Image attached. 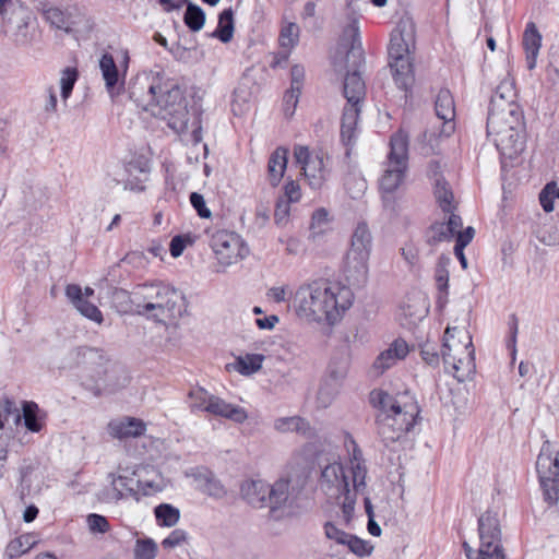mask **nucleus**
I'll return each instance as SVG.
<instances>
[{
  "instance_id": "nucleus-53",
  "label": "nucleus",
  "mask_w": 559,
  "mask_h": 559,
  "mask_svg": "<svg viewBox=\"0 0 559 559\" xmlns=\"http://www.w3.org/2000/svg\"><path fill=\"white\" fill-rule=\"evenodd\" d=\"M343 377H344V371L341 370L340 372H337V374H335V383L333 385L324 383L320 388L319 393H318V400L323 406H326L328 404H330L332 399L337 395L340 383H341V380L343 379Z\"/></svg>"
},
{
  "instance_id": "nucleus-34",
  "label": "nucleus",
  "mask_w": 559,
  "mask_h": 559,
  "mask_svg": "<svg viewBox=\"0 0 559 559\" xmlns=\"http://www.w3.org/2000/svg\"><path fill=\"white\" fill-rule=\"evenodd\" d=\"M352 525V521L349 523L344 522V513L337 520L326 521L323 525V533L325 538L329 540L331 545L334 546H345V542L349 538L350 533L346 532V528H349Z\"/></svg>"
},
{
  "instance_id": "nucleus-61",
  "label": "nucleus",
  "mask_w": 559,
  "mask_h": 559,
  "mask_svg": "<svg viewBox=\"0 0 559 559\" xmlns=\"http://www.w3.org/2000/svg\"><path fill=\"white\" fill-rule=\"evenodd\" d=\"M290 214V202L284 198H278L275 204L274 219L276 224H285Z\"/></svg>"
},
{
  "instance_id": "nucleus-50",
  "label": "nucleus",
  "mask_w": 559,
  "mask_h": 559,
  "mask_svg": "<svg viewBox=\"0 0 559 559\" xmlns=\"http://www.w3.org/2000/svg\"><path fill=\"white\" fill-rule=\"evenodd\" d=\"M345 548L358 557H368L373 551V545L368 540L361 539L353 534L345 542Z\"/></svg>"
},
{
  "instance_id": "nucleus-45",
  "label": "nucleus",
  "mask_w": 559,
  "mask_h": 559,
  "mask_svg": "<svg viewBox=\"0 0 559 559\" xmlns=\"http://www.w3.org/2000/svg\"><path fill=\"white\" fill-rule=\"evenodd\" d=\"M158 554V545L150 537L138 538L133 547V559H155Z\"/></svg>"
},
{
  "instance_id": "nucleus-25",
  "label": "nucleus",
  "mask_w": 559,
  "mask_h": 559,
  "mask_svg": "<svg viewBox=\"0 0 559 559\" xmlns=\"http://www.w3.org/2000/svg\"><path fill=\"white\" fill-rule=\"evenodd\" d=\"M436 114L438 118L444 121L441 133L450 136L455 129V105L452 94L449 90H441L436 98Z\"/></svg>"
},
{
  "instance_id": "nucleus-16",
  "label": "nucleus",
  "mask_w": 559,
  "mask_h": 559,
  "mask_svg": "<svg viewBox=\"0 0 559 559\" xmlns=\"http://www.w3.org/2000/svg\"><path fill=\"white\" fill-rule=\"evenodd\" d=\"M130 57L127 49L119 52L118 62L112 55L104 53L99 59V69L107 91L114 95L119 93L124 85Z\"/></svg>"
},
{
  "instance_id": "nucleus-48",
  "label": "nucleus",
  "mask_w": 559,
  "mask_h": 559,
  "mask_svg": "<svg viewBox=\"0 0 559 559\" xmlns=\"http://www.w3.org/2000/svg\"><path fill=\"white\" fill-rule=\"evenodd\" d=\"M189 397L191 400V408L193 411H202L209 413L210 404H212L214 395L202 388H198L190 392Z\"/></svg>"
},
{
  "instance_id": "nucleus-51",
  "label": "nucleus",
  "mask_w": 559,
  "mask_h": 559,
  "mask_svg": "<svg viewBox=\"0 0 559 559\" xmlns=\"http://www.w3.org/2000/svg\"><path fill=\"white\" fill-rule=\"evenodd\" d=\"M250 96L251 93L246 84L241 83L237 86V88L234 91L231 105L235 115H242L246 111Z\"/></svg>"
},
{
  "instance_id": "nucleus-15",
  "label": "nucleus",
  "mask_w": 559,
  "mask_h": 559,
  "mask_svg": "<svg viewBox=\"0 0 559 559\" xmlns=\"http://www.w3.org/2000/svg\"><path fill=\"white\" fill-rule=\"evenodd\" d=\"M296 163L302 170L307 185L312 190H320L329 176V157L321 150H309L307 146L298 145L294 148Z\"/></svg>"
},
{
  "instance_id": "nucleus-56",
  "label": "nucleus",
  "mask_w": 559,
  "mask_h": 559,
  "mask_svg": "<svg viewBox=\"0 0 559 559\" xmlns=\"http://www.w3.org/2000/svg\"><path fill=\"white\" fill-rule=\"evenodd\" d=\"M86 523L91 533L105 534L110 530L108 520L100 514L92 513L87 515Z\"/></svg>"
},
{
  "instance_id": "nucleus-42",
  "label": "nucleus",
  "mask_w": 559,
  "mask_h": 559,
  "mask_svg": "<svg viewBox=\"0 0 559 559\" xmlns=\"http://www.w3.org/2000/svg\"><path fill=\"white\" fill-rule=\"evenodd\" d=\"M154 514L158 526L173 527L179 519L180 512L177 508L168 503H162L154 509Z\"/></svg>"
},
{
  "instance_id": "nucleus-37",
  "label": "nucleus",
  "mask_w": 559,
  "mask_h": 559,
  "mask_svg": "<svg viewBox=\"0 0 559 559\" xmlns=\"http://www.w3.org/2000/svg\"><path fill=\"white\" fill-rule=\"evenodd\" d=\"M401 311L408 324H416L428 314L427 299L421 295L415 296L401 308Z\"/></svg>"
},
{
  "instance_id": "nucleus-6",
  "label": "nucleus",
  "mask_w": 559,
  "mask_h": 559,
  "mask_svg": "<svg viewBox=\"0 0 559 559\" xmlns=\"http://www.w3.org/2000/svg\"><path fill=\"white\" fill-rule=\"evenodd\" d=\"M487 133L504 158L513 159L525 148V121L519 104L497 106L490 110Z\"/></svg>"
},
{
  "instance_id": "nucleus-43",
  "label": "nucleus",
  "mask_w": 559,
  "mask_h": 559,
  "mask_svg": "<svg viewBox=\"0 0 559 559\" xmlns=\"http://www.w3.org/2000/svg\"><path fill=\"white\" fill-rule=\"evenodd\" d=\"M234 35V13L231 9H226L219 14L218 25L214 36L223 43L231 40Z\"/></svg>"
},
{
  "instance_id": "nucleus-10",
  "label": "nucleus",
  "mask_w": 559,
  "mask_h": 559,
  "mask_svg": "<svg viewBox=\"0 0 559 559\" xmlns=\"http://www.w3.org/2000/svg\"><path fill=\"white\" fill-rule=\"evenodd\" d=\"M74 354L78 358H83L86 372L98 390L115 392L128 384L129 378L122 368L105 359L97 350L79 348Z\"/></svg>"
},
{
  "instance_id": "nucleus-29",
  "label": "nucleus",
  "mask_w": 559,
  "mask_h": 559,
  "mask_svg": "<svg viewBox=\"0 0 559 559\" xmlns=\"http://www.w3.org/2000/svg\"><path fill=\"white\" fill-rule=\"evenodd\" d=\"M209 413L237 424H242L248 419V413L243 407L228 403L216 395H214L212 404H210Z\"/></svg>"
},
{
  "instance_id": "nucleus-41",
  "label": "nucleus",
  "mask_w": 559,
  "mask_h": 559,
  "mask_svg": "<svg viewBox=\"0 0 559 559\" xmlns=\"http://www.w3.org/2000/svg\"><path fill=\"white\" fill-rule=\"evenodd\" d=\"M289 497V481L285 478L277 479L272 486L269 485V507L277 509L282 507Z\"/></svg>"
},
{
  "instance_id": "nucleus-40",
  "label": "nucleus",
  "mask_w": 559,
  "mask_h": 559,
  "mask_svg": "<svg viewBox=\"0 0 559 559\" xmlns=\"http://www.w3.org/2000/svg\"><path fill=\"white\" fill-rule=\"evenodd\" d=\"M23 419L25 427L32 432H39L45 421V413L34 402L23 404Z\"/></svg>"
},
{
  "instance_id": "nucleus-24",
  "label": "nucleus",
  "mask_w": 559,
  "mask_h": 559,
  "mask_svg": "<svg viewBox=\"0 0 559 559\" xmlns=\"http://www.w3.org/2000/svg\"><path fill=\"white\" fill-rule=\"evenodd\" d=\"M462 219L459 215L451 214L447 223H435L427 231V241L436 246L443 241H450L454 236L457 238V231L461 230Z\"/></svg>"
},
{
  "instance_id": "nucleus-17",
  "label": "nucleus",
  "mask_w": 559,
  "mask_h": 559,
  "mask_svg": "<svg viewBox=\"0 0 559 559\" xmlns=\"http://www.w3.org/2000/svg\"><path fill=\"white\" fill-rule=\"evenodd\" d=\"M107 480L108 486L103 491V501L117 503L128 496L136 498L135 476L132 475V471L119 467L117 472L108 474Z\"/></svg>"
},
{
  "instance_id": "nucleus-64",
  "label": "nucleus",
  "mask_w": 559,
  "mask_h": 559,
  "mask_svg": "<svg viewBox=\"0 0 559 559\" xmlns=\"http://www.w3.org/2000/svg\"><path fill=\"white\" fill-rule=\"evenodd\" d=\"M190 202L192 206L198 212L199 216L202 218H210L211 217V211L206 206L204 197L198 192H192L190 194Z\"/></svg>"
},
{
  "instance_id": "nucleus-19",
  "label": "nucleus",
  "mask_w": 559,
  "mask_h": 559,
  "mask_svg": "<svg viewBox=\"0 0 559 559\" xmlns=\"http://www.w3.org/2000/svg\"><path fill=\"white\" fill-rule=\"evenodd\" d=\"M411 352L408 343L403 338H395L388 348L380 352L376 357L371 373L376 377L382 376L386 370L404 360Z\"/></svg>"
},
{
  "instance_id": "nucleus-21",
  "label": "nucleus",
  "mask_w": 559,
  "mask_h": 559,
  "mask_svg": "<svg viewBox=\"0 0 559 559\" xmlns=\"http://www.w3.org/2000/svg\"><path fill=\"white\" fill-rule=\"evenodd\" d=\"M132 475L135 476L136 500L139 496H153L166 487L164 477L154 467H140L132 471Z\"/></svg>"
},
{
  "instance_id": "nucleus-36",
  "label": "nucleus",
  "mask_w": 559,
  "mask_h": 559,
  "mask_svg": "<svg viewBox=\"0 0 559 559\" xmlns=\"http://www.w3.org/2000/svg\"><path fill=\"white\" fill-rule=\"evenodd\" d=\"M39 543V538L34 533H25L22 534L12 540L5 547V556L9 559L19 558L26 552H28L32 548H34Z\"/></svg>"
},
{
  "instance_id": "nucleus-58",
  "label": "nucleus",
  "mask_w": 559,
  "mask_h": 559,
  "mask_svg": "<svg viewBox=\"0 0 559 559\" xmlns=\"http://www.w3.org/2000/svg\"><path fill=\"white\" fill-rule=\"evenodd\" d=\"M45 16L47 21L57 28L64 29L67 32L70 31L67 17L61 10L57 8H50L45 12Z\"/></svg>"
},
{
  "instance_id": "nucleus-8",
  "label": "nucleus",
  "mask_w": 559,
  "mask_h": 559,
  "mask_svg": "<svg viewBox=\"0 0 559 559\" xmlns=\"http://www.w3.org/2000/svg\"><path fill=\"white\" fill-rule=\"evenodd\" d=\"M441 355L445 371L457 381L463 382L474 372V347L465 320L462 324L447 326Z\"/></svg>"
},
{
  "instance_id": "nucleus-44",
  "label": "nucleus",
  "mask_w": 559,
  "mask_h": 559,
  "mask_svg": "<svg viewBox=\"0 0 559 559\" xmlns=\"http://www.w3.org/2000/svg\"><path fill=\"white\" fill-rule=\"evenodd\" d=\"M79 72L75 68L67 67L60 72L59 87L61 100L66 104L71 96L75 82L78 81Z\"/></svg>"
},
{
  "instance_id": "nucleus-38",
  "label": "nucleus",
  "mask_w": 559,
  "mask_h": 559,
  "mask_svg": "<svg viewBox=\"0 0 559 559\" xmlns=\"http://www.w3.org/2000/svg\"><path fill=\"white\" fill-rule=\"evenodd\" d=\"M264 360L265 356L262 354L246 353L236 358L233 367L242 376H251L261 370Z\"/></svg>"
},
{
  "instance_id": "nucleus-46",
  "label": "nucleus",
  "mask_w": 559,
  "mask_h": 559,
  "mask_svg": "<svg viewBox=\"0 0 559 559\" xmlns=\"http://www.w3.org/2000/svg\"><path fill=\"white\" fill-rule=\"evenodd\" d=\"M475 229L468 226L463 231H457L456 245L454 247V254L460 260L463 269L467 267V260L464 254V248L473 240Z\"/></svg>"
},
{
  "instance_id": "nucleus-28",
  "label": "nucleus",
  "mask_w": 559,
  "mask_h": 559,
  "mask_svg": "<svg viewBox=\"0 0 559 559\" xmlns=\"http://www.w3.org/2000/svg\"><path fill=\"white\" fill-rule=\"evenodd\" d=\"M430 168L435 176L433 193L437 203L444 213L454 214L453 211L456 209L454 195L449 183L438 175L439 164H431Z\"/></svg>"
},
{
  "instance_id": "nucleus-11",
  "label": "nucleus",
  "mask_w": 559,
  "mask_h": 559,
  "mask_svg": "<svg viewBox=\"0 0 559 559\" xmlns=\"http://www.w3.org/2000/svg\"><path fill=\"white\" fill-rule=\"evenodd\" d=\"M479 548L474 550L467 543L463 548L467 559H506L501 544V526L498 511L487 510L478 520Z\"/></svg>"
},
{
  "instance_id": "nucleus-30",
  "label": "nucleus",
  "mask_w": 559,
  "mask_h": 559,
  "mask_svg": "<svg viewBox=\"0 0 559 559\" xmlns=\"http://www.w3.org/2000/svg\"><path fill=\"white\" fill-rule=\"evenodd\" d=\"M273 426L280 433L296 432L307 439L316 436L314 429L299 416L280 417L274 420Z\"/></svg>"
},
{
  "instance_id": "nucleus-2",
  "label": "nucleus",
  "mask_w": 559,
  "mask_h": 559,
  "mask_svg": "<svg viewBox=\"0 0 559 559\" xmlns=\"http://www.w3.org/2000/svg\"><path fill=\"white\" fill-rule=\"evenodd\" d=\"M141 105L145 111L167 121L177 133L187 132L191 123V141L194 144L202 141L200 120L190 115L183 91L176 80L160 72L152 74Z\"/></svg>"
},
{
  "instance_id": "nucleus-33",
  "label": "nucleus",
  "mask_w": 559,
  "mask_h": 559,
  "mask_svg": "<svg viewBox=\"0 0 559 559\" xmlns=\"http://www.w3.org/2000/svg\"><path fill=\"white\" fill-rule=\"evenodd\" d=\"M360 114V104H353L347 102L344 107L342 123H341V138L345 145H350L355 139L356 126Z\"/></svg>"
},
{
  "instance_id": "nucleus-26",
  "label": "nucleus",
  "mask_w": 559,
  "mask_h": 559,
  "mask_svg": "<svg viewBox=\"0 0 559 559\" xmlns=\"http://www.w3.org/2000/svg\"><path fill=\"white\" fill-rule=\"evenodd\" d=\"M145 424L138 418L123 417L108 424V432L117 439L136 438L145 432Z\"/></svg>"
},
{
  "instance_id": "nucleus-39",
  "label": "nucleus",
  "mask_w": 559,
  "mask_h": 559,
  "mask_svg": "<svg viewBox=\"0 0 559 559\" xmlns=\"http://www.w3.org/2000/svg\"><path fill=\"white\" fill-rule=\"evenodd\" d=\"M516 90L515 83L511 78H506L500 82L497 86L496 93L491 98V107L490 110H496L497 106H504L516 104Z\"/></svg>"
},
{
  "instance_id": "nucleus-5",
  "label": "nucleus",
  "mask_w": 559,
  "mask_h": 559,
  "mask_svg": "<svg viewBox=\"0 0 559 559\" xmlns=\"http://www.w3.org/2000/svg\"><path fill=\"white\" fill-rule=\"evenodd\" d=\"M364 61L359 40V26L352 21L344 29L343 36L332 56V64L336 72H346L344 80V96L347 102L360 104L366 95L365 82L359 73Z\"/></svg>"
},
{
  "instance_id": "nucleus-55",
  "label": "nucleus",
  "mask_w": 559,
  "mask_h": 559,
  "mask_svg": "<svg viewBox=\"0 0 559 559\" xmlns=\"http://www.w3.org/2000/svg\"><path fill=\"white\" fill-rule=\"evenodd\" d=\"M193 243H194V237L191 236L190 234L175 236L171 239L170 246H169L170 254L174 258H178L182 254L183 250L188 246H192Z\"/></svg>"
},
{
  "instance_id": "nucleus-14",
  "label": "nucleus",
  "mask_w": 559,
  "mask_h": 559,
  "mask_svg": "<svg viewBox=\"0 0 559 559\" xmlns=\"http://www.w3.org/2000/svg\"><path fill=\"white\" fill-rule=\"evenodd\" d=\"M535 468L544 501L556 506L559 501V448L546 440L537 455Z\"/></svg>"
},
{
  "instance_id": "nucleus-32",
  "label": "nucleus",
  "mask_w": 559,
  "mask_h": 559,
  "mask_svg": "<svg viewBox=\"0 0 559 559\" xmlns=\"http://www.w3.org/2000/svg\"><path fill=\"white\" fill-rule=\"evenodd\" d=\"M195 488L214 499H222L227 495L224 485L211 472L199 471L194 474Z\"/></svg>"
},
{
  "instance_id": "nucleus-7",
  "label": "nucleus",
  "mask_w": 559,
  "mask_h": 559,
  "mask_svg": "<svg viewBox=\"0 0 559 559\" xmlns=\"http://www.w3.org/2000/svg\"><path fill=\"white\" fill-rule=\"evenodd\" d=\"M129 299L130 311L156 322L166 323L181 312L180 294L163 283L138 285Z\"/></svg>"
},
{
  "instance_id": "nucleus-54",
  "label": "nucleus",
  "mask_w": 559,
  "mask_h": 559,
  "mask_svg": "<svg viewBox=\"0 0 559 559\" xmlns=\"http://www.w3.org/2000/svg\"><path fill=\"white\" fill-rule=\"evenodd\" d=\"M450 258L440 257L435 272V280L439 290L447 292L449 285V271Z\"/></svg>"
},
{
  "instance_id": "nucleus-63",
  "label": "nucleus",
  "mask_w": 559,
  "mask_h": 559,
  "mask_svg": "<svg viewBox=\"0 0 559 559\" xmlns=\"http://www.w3.org/2000/svg\"><path fill=\"white\" fill-rule=\"evenodd\" d=\"M305 81V69L299 64H295L290 69V88L295 92L301 93Z\"/></svg>"
},
{
  "instance_id": "nucleus-20",
  "label": "nucleus",
  "mask_w": 559,
  "mask_h": 559,
  "mask_svg": "<svg viewBox=\"0 0 559 559\" xmlns=\"http://www.w3.org/2000/svg\"><path fill=\"white\" fill-rule=\"evenodd\" d=\"M31 12L22 4L12 9V15L3 24L4 32L17 44H25L29 39Z\"/></svg>"
},
{
  "instance_id": "nucleus-1",
  "label": "nucleus",
  "mask_w": 559,
  "mask_h": 559,
  "mask_svg": "<svg viewBox=\"0 0 559 559\" xmlns=\"http://www.w3.org/2000/svg\"><path fill=\"white\" fill-rule=\"evenodd\" d=\"M354 304V293L341 282L313 280L301 284L293 305L299 318L309 322L338 323Z\"/></svg>"
},
{
  "instance_id": "nucleus-4",
  "label": "nucleus",
  "mask_w": 559,
  "mask_h": 559,
  "mask_svg": "<svg viewBox=\"0 0 559 559\" xmlns=\"http://www.w3.org/2000/svg\"><path fill=\"white\" fill-rule=\"evenodd\" d=\"M371 400L378 402L381 407L378 432L386 445L404 437L419 414L417 402L407 392L392 396L383 391H374L371 393Z\"/></svg>"
},
{
  "instance_id": "nucleus-47",
  "label": "nucleus",
  "mask_w": 559,
  "mask_h": 559,
  "mask_svg": "<svg viewBox=\"0 0 559 559\" xmlns=\"http://www.w3.org/2000/svg\"><path fill=\"white\" fill-rule=\"evenodd\" d=\"M300 28L296 23L289 22L283 25L280 34V45L292 49L299 40Z\"/></svg>"
},
{
  "instance_id": "nucleus-3",
  "label": "nucleus",
  "mask_w": 559,
  "mask_h": 559,
  "mask_svg": "<svg viewBox=\"0 0 559 559\" xmlns=\"http://www.w3.org/2000/svg\"><path fill=\"white\" fill-rule=\"evenodd\" d=\"M366 477L367 468L357 449L348 465L332 462L321 471L319 489L328 499L341 506L345 523L354 519L357 493L366 488Z\"/></svg>"
},
{
  "instance_id": "nucleus-49",
  "label": "nucleus",
  "mask_w": 559,
  "mask_h": 559,
  "mask_svg": "<svg viewBox=\"0 0 559 559\" xmlns=\"http://www.w3.org/2000/svg\"><path fill=\"white\" fill-rule=\"evenodd\" d=\"M205 14L202 9L190 3L185 13V23L193 32L200 31L204 26Z\"/></svg>"
},
{
  "instance_id": "nucleus-62",
  "label": "nucleus",
  "mask_w": 559,
  "mask_h": 559,
  "mask_svg": "<svg viewBox=\"0 0 559 559\" xmlns=\"http://www.w3.org/2000/svg\"><path fill=\"white\" fill-rule=\"evenodd\" d=\"M346 189L353 199L361 197L367 189V183L362 178L349 177L346 180Z\"/></svg>"
},
{
  "instance_id": "nucleus-18",
  "label": "nucleus",
  "mask_w": 559,
  "mask_h": 559,
  "mask_svg": "<svg viewBox=\"0 0 559 559\" xmlns=\"http://www.w3.org/2000/svg\"><path fill=\"white\" fill-rule=\"evenodd\" d=\"M415 46L414 26L406 22L400 23L391 34L389 60L414 59Z\"/></svg>"
},
{
  "instance_id": "nucleus-52",
  "label": "nucleus",
  "mask_w": 559,
  "mask_h": 559,
  "mask_svg": "<svg viewBox=\"0 0 559 559\" xmlns=\"http://www.w3.org/2000/svg\"><path fill=\"white\" fill-rule=\"evenodd\" d=\"M559 199V187L555 182L547 183L539 193L543 210L550 213L555 209V200Z\"/></svg>"
},
{
  "instance_id": "nucleus-12",
  "label": "nucleus",
  "mask_w": 559,
  "mask_h": 559,
  "mask_svg": "<svg viewBox=\"0 0 559 559\" xmlns=\"http://www.w3.org/2000/svg\"><path fill=\"white\" fill-rule=\"evenodd\" d=\"M205 235L218 265L223 269L235 265L249 255L248 243L236 231L212 226L205 229Z\"/></svg>"
},
{
  "instance_id": "nucleus-60",
  "label": "nucleus",
  "mask_w": 559,
  "mask_h": 559,
  "mask_svg": "<svg viewBox=\"0 0 559 559\" xmlns=\"http://www.w3.org/2000/svg\"><path fill=\"white\" fill-rule=\"evenodd\" d=\"M300 94L301 93L295 92L293 90H288L285 93L284 99H283V110H284V115L287 118H290L294 116L297 105H298V102H299Z\"/></svg>"
},
{
  "instance_id": "nucleus-22",
  "label": "nucleus",
  "mask_w": 559,
  "mask_h": 559,
  "mask_svg": "<svg viewBox=\"0 0 559 559\" xmlns=\"http://www.w3.org/2000/svg\"><path fill=\"white\" fill-rule=\"evenodd\" d=\"M66 296L73 305V307L86 319L100 324L103 322V314L100 310L88 299L84 298L83 289L78 284H69L66 287Z\"/></svg>"
},
{
  "instance_id": "nucleus-9",
  "label": "nucleus",
  "mask_w": 559,
  "mask_h": 559,
  "mask_svg": "<svg viewBox=\"0 0 559 559\" xmlns=\"http://www.w3.org/2000/svg\"><path fill=\"white\" fill-rule=\"evenodd\" d=\"M372 248L373 235L369 225L366 222H358L352 231L345 254V275L350 284L366 283Z\"/></svg>"
},
{
  "instance_id": "nucleus-27",
  "label": "nucleus",
  "mask_w": 559,
  "mask_h": 559,
  "mask_svg": "<svg viewBox=\"0 0 559 559\" xmlns=\"http://www.w3.org/2000/svg\"><path fill=\"white\" fill-rule=\"evenodd\" d=\"M389 66L395 85L402 91H409L415 82L414 59L391 60Z\"/></svg>"
},
{
  "instance_id": "nucleus-57",
  "label": "nucleus",
  "mask_w": 559,
  "mask_h": 559,
  "mask_svg": "<svg viewBox=\"0 0 559 559\" xmlns=\"http://www.w3.org/2000/svg\"><path fill=\"white\" fill-rule=\"evenodd\" d=\"M188 539L187 532L180 528L174 530L166 538L163 539L162 546L165 549H175L186 544Z\"/></svg>"
},
{
  "instance_id": "nucleus-59",
  "label": "nucleus",
  "mask_w": 559,
  "mask_h": 559,
  "mask_svg": "<svg viewBox=\"0 0 559 559\" xmlns=\"http://www.w3.org/2000/svg\"><path fill=\"white\" fill-rule=\"evenodd\" d=\"M292 295V289L289 285L283 284L278 286H273L267 289L266 297L273 302L281 304L288 299Z\"/></svg>"
},
{
  "instance_id": "nucleus-31",
  "label": "nucleus",
  "mask_w": 559,
  "mask_h": 559,
  "mask_svg": "<svg viewBox=\"0 0 559 559\" xmlns=\"http://www.w3.org/2000/svg\"><path fill=\"white\" fill-rule=\"evenodd\" d=\"M523 47L526 53L528 70L536 67L537 57L542 47V35L533 22L526 25L523 34Z\"/></svg>"
},
{
  "instance_id": "nucleus-23",
  "label": "nucleus",
  "mask_w": 559,
  "mask_h": 559,
  "mask_svg": "<svg viewBox=\"0 0 559 559\" xmlns=\"http://www.w3.org/2000/svg\"><path fill=\"white\" fill-rule=\"evenodd\" d=\"M240 495L255 508L269 507V484L260 478H249L241 483Z\"/></svg>"
},
{
  "instance_id": "nucleus-35",
  "label": "nucleus",
  "mask_w": 559,
  "mask_h": 559,
  "mask_svg": "<svg viewBox=\"0 0 559 559\" xmlns=\"http://www.w3.org/2000/svg\"><path fill=\"white\" fill-rule=\"evenodd\" d=\"M287 167V150L276 148L270 156L267 163L269 181L272 187H277Z\"/></svg>"
},
{
  "instance_id": "nucleus-13",
  "label": "nucleus",
  "mask_w": 559,
  "mask_h": 559,
  "mask_svg": "<svg viewBox=\"0 0 559 559\" xmlns=\"http://www.w3.org/2000/svg\"><path fill=\"white\" fill-rule=\"evenodd\" d=\"M408 135L399 130L391 136L388 160L384 163L383 175L380 178V190L391 194L402 185L407 170Z\"/></svg>"
}]
</instances>
